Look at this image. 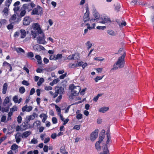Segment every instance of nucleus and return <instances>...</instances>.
I'll return each mask as SVG.
<instances>
[{"instance_id": "nucleus-1", "label": "nucleus", "mask_w": 154, "mask_h": 154, "mask_svg": "<svg viewBox=\"0 0 154 154\" xmlns=\"http://www.w3.org/2000/svg\"><path fill=\"white\" fill-rule=\"evenodd\" d=\"M125 56V53L124 52L122 56L118 58L117 62L114 64L113 67L111 69V70H116L119 68H122L124 66Z\"/></svg>"}, {"instance_id": "nucleus-2", "label": "nucleus", "mask_w": 154, "mask_h": 154, "mask_svg": "<svg viewBox=\"0 0 154 154\" xmlns=\"http://www.w3.org/2000/svg\"><path fill=\"white\" fill-rule=\"evenodd\" d=\"M69 89L71 90V94L69 97V100H72L74 96L77 95L80 91L81 88L79 86H74L73 85L70 86Z\"/></svg>"}, {"instance_id": "nucleus-3", "label": "nucleus", "mask_w": 154, "mask_h": 154, "mask_svg": "<svg viewBox=\"0 0 154 154\" xmlns=\"http://www.w3.org/2000/svg\"><path fill=\"white\" fill-rule=\"evenodd\" d=\"M43 13L42 8L40 6L38 5L37 7L34 8L32 12V15H41Z\"/></svg>"}, {"instance_id": "nucleus-4", "label": "nucleus", "mask_w": 154, "mask_h": 154, "mask_svg": "<svg viewBox=\"0 0 154 154\" xmlns=\"http://www.w3.org/2000/svg\"><path fill=\"white\" fill-rule=\"evenodd\" d=\"M41 34L42 36L37 37V41L39 44H46L47 42L45 40V34L43 32Z\"/></svg>"}, {"instance_id": "nucleus-5", "label": "nucleus", "mask_w": 154, "mask_h": 154, "mask_svg": "<svg viewBox=\"0 0 154 154\" xmlns=\"http://www.w3.org/2000/svg\"><path fill=\"white\" fill-rule=\"evenodd\" d=\"M100 19H101V20L99 21V22L102 23L108 24L111 22L110 18L107 16H103L101 17Z\"/></svg>"}, {"instance_id": "nucleus-6", "label": "nucleus", "mask_w": 154, "mask_h": 154, "mask_svg": "<svg viewBox=\"0 0 154 154\" xmlns=\"http://www.w3.org/2000/svg\"><path fill=\"white\" fill-rule=\"evenodd\" d=\"M33 29L37 30L39 34H41L43 32L42 30L40 25L38 23H34L32 25Z\"/></svg>"}, {"instance_id": "nucleus-7", "label": "nucleus", "mask_w": 154, "mask_h": 154, "mask_svg": "<svg viewBox=\"0 0 154 154\" xmlns=\"http://www.w3.org/2000/svg\"><path fill=\"white\" fill-rule=\"evenodd\" d=\"M79 58L80 57L78 54H75L69 56L67 57V59L70 60H76L79 59Z\"/></svg>"}, {"instance_id": "nucleus-8", "label": "nucleus", "mask_w": 154, "mask_h": 154, "mask_svg": "<svg viewBox=\"0 0 154 154\" xmlns=\"http://www.w3.org/2000/svg\"><path fill=\"white\" fill-rule=\"evenodd\" d=\"M98 130L96 129L91 134L90 139L92 141H94L98 136Z\"/></svg>"}, {"instance_id": "nucleus-9", "label": "nucleus", "mask_w": 154, "mask_h": 154, "mask_svg": "<svg viewBox=\"0 0 154 154\" xmlns=\"http://www.w3.org/2000/svg\"><path fill=\"white\" fill-rule=\"evenodd\" d=\"M33 48L35 51H40L42 50H45L43 46L38 44L35 45L33 47Z\"/></svg>"}, {"instance_id": "nucleus-10", "label": "nucleus", "mask_w": 154, "mask_h": 154, "mask_svg": "<svg viewBox=\"0 0 154 154\" xmlns=\"http://www.w3.org/2000/svg\"><path fill=\"white\" fill-rule=\"evenodd\" d=\"M55 91L58 94L62 95L64 94L65 91L64 88L60 86H57L55 88Z\"/></svg>"}, {"instance_id": "nucleus-11", "label": "nucleus", "mask_w": 154, "mask_h": 154, "mask_svg": "<svg viewBox=\"0 0 154 154\" xmlns=\"http://www.w3.org/2000/svg\"><path fill=\"white\" fill-rule=\"evenodd\" d=\"M31 19L29 16L25 17L23 21V23L24 25L27 26L29 25L31 21Z\"/></svg>"}, {"instance_id": "nucleus-12", "label": "nucleus", "mask_w": 154, "mask_h": 154, "mask_svg": "<svg viewBox=\"0 0 154 154\" xmlns=\"http://www.w3.org/2000/svg\"><path fill=\"white\" fill-rule=\"evenodd\" d=\"M86 12L84 14L83 17V20L85 22L89 20V12L88 11V8H86Z\"/></svg>"}, {"instance_id": "nucleus-13", "label": "nucleus", "mask_w": 154, "mask_h": 154, "mask_svg": "<svg viewBox=\"0 0 154 154\" xmlns=\"http://www.w3.org/2000/svg\"><path fill=\"white\" fill-rule=\"evenodd\" d=\"M32 109V107L31 106H27V105H26L22 108V111L29 112L31 111Z\"/></svg>"}, {"instance_id": "nucleus-14", "label": "nucleus", "mask_w": 154, "mask_h": 154, "mask_svg": "<svg viewBox=\"0 0 154 154\" xmlns=\"http://www.w3.org/2000/svg\"><path fill=\"white\" fill-rule=\"evenodd\" d=\"M31 133V132L29 131L24 132L22 135L21 137L24 138L28 137Z\"/></svg>"}, {"instance_id": "nucleus-15", "label": "nucleus", "mask_w": 154, "mask_h": 154, "mask_svg": "<svg viewBox=\"0 0 154 154\" xmlns=\"http://www.w3.org/2000/svg\"><path fill=\"white\" fill-rule=\"evenodd\" d=\"M8 85L7 83H5L2 87V93L3 94H5L7 92V91L8 89Z\"/></svg>"}, {"instance_id": "nucleus-16", "label": "nucleus", "mask_w": 154, "mask_h": 154, "mask_svg": "<svg viewBox=\"0 0 154 154\" xmlns=\"http://www.w3.org/2000/svg\"><path fill=\"white\" fill-rule=\"evenodd\" d=\"M109 109V107L104 106L100 108L98 111L104 113L107 111Z\"/></svg>"}, {"instance_id": "nucleus-17", "label": "nucleus", "mask_w": 154, "mask_h": 154, "mask_svg": "<svg viewBox=\"0 0 154 154\" xmlns=\"http://www.w3.org/2000/svg\"><path fill=\"white\" fill-rule=\"evenodd\" d=\"M21 126V130H23V131L27 129L29 127V124L26 123L24 122L22 124Z\"/></svg>"}, {"instance_id": "nucleus-18", "label": "nucleus", "mask_w": 154, "mask_h": 154, "mask_svg": "<svg viewBox=\"0 0 154 154\" xmlns=\"http://www.w3.org/2000/svg\"><path fill=\"white\" fill-rule=\"evenodd\" d=\"M60 152L61 153L64 154H68V152L66 151L65 146H63L60 147Z\"/></svg>"}, {"instance_id": "nucleus-19", "label": "nucleus", "mask_w": 154, "mask_h": 154, "mask_svg": "<svg viewBox=\"0 0 154 154\" xmlns=\"http://www.w3.org/2000/svg\"><path fill=\"white\" fill-rule=\"evenodd\" d=\"M39 117L41 118H43L42 122H45L47 118V116L44 113L41 114L40 115Z\"/></svg>"}, {"instance_id": "nucleus-20", "label": "nucleus", "mask_w": 154, "mask_h": 154, "mask_svg": "<svg viewBox=\"0 0 154 154\" xmlns=\"http://www.w3.org/2000/svg\"><path fill=\"white\" fill-rule=\"evenodd\" d=\"M20 32L21 34L20 37L21 38H24L26 35V31L24 29H21L20 30Z\"/></svg>"}, {"instance_id": "nucleus-21", "label": "nucleus", "mask_w": 154, "mask_h": 154, "mask_svg": "<svg viewBox=\"0 0 154 154\" xmlns=\"http://www.w3.org/2000/svg\"><path fill=\"white\" fill-rule=\"evenodd\" d=\"M3 66H8V67H10L9 71L11 72L12 70V67L11 66V65L8 63L6 61H4L3 64Z\"/></svg>"}, {"instance_id": "nucleus-22", "label": "nucleus", "mask_w": 154, "mask_h": 154, "mask_svg": "<svg viewBox=\"0 0 154 154\" xmlns=\"http://www.w3.org/2000/svg\"><path fill=\"white\" fill-rule=\"evenodd\" d=\"M35 58L37 60L38 64H41L42 62L41 57L38 55H36L35 56Z\"/></svg>"}, {"instance_id": "nucleus-23", "label": "nucleus", "mask_w": 154, "mask_h": 154, "mask_svg": "<svg viewBox=\"0 0 154 154\" xmlns=\"http://www.w3.org/2000/svg\"><path fill=\"white\" fill-rule=\"evenodd\" d=\"M18 147V146L16 144H13L11 146V150L15 151V153L17 151Z\"/></svg>"}, {"instance_id": "nucleus-24", "label": "nucleus", "mask_w": 154, "mask_h": 154, "mask_svg": "<svg viewBox=\"0 0 154 154\" xmlns=\"http://www.w3.org/2000/svg\"><path fill=\"white\" fill-rule=\"evenodd\" d=\"M14 50L16 51L18 53H24L25 51L23 49L21 48H17L14 49Z\"/></svg>"}, {"instance_id": "nucleus-25", "label": "nucleus", "mask_w": 154, "mask_h": 154, "mask_svg": "<svg viewBox=\"0 0 154 154\" xmlns=\"http://www.w3.org/2000/svg\"><path fill=\"white\" fill-rule=\"evenodd\" d=\"M100 143L97 141L95 143V147L96 149L98 151H100L101 149V146H100Z\"/></svg>"}, {"instance_id": "nucleus-26", "label": "nucleus", "mask_w": 154, "mask_h": 154, "mask_svg": "<svg viewBox=\"0 0 154 154\" xmlns=\"http://www.w3.org/2000/svg\"><path fill=\"white\" fill-rule=\"evenodd\" d=\"M107 146L106 145H105L103 148V152L100 153V154H107L108 150Z\"/></svg>"}, {"instance_id": "nucleus-27", "label": "nucleus", "mask_w": 154, "mask_h": 154, "mask_svg": "<svg viewBox=\"0 0 154 154\" xmlns=\"http://www.w3.org/2000/svg\"><path fill=\"white\" fill-rule=\"evenodd\" d=\"M34 57L33 53L32 52H29L27 53V57L28 58H31V59L32 60H35L33 58H32Z\"/></svg>"}, {"instance_id": "nucleus-28", "label": "nucleus", "mask_w": 154, "mask_h": 154, "mask_svg": "<svg viewBox=\"0 0 154 154\" xmlns=\"http://www.w3.org/2000/svg\"><path fill=\"white\" fill-rule=\"evenodd\" d=\"M9 100L10 99L9 97H6L3 103V105L4 106H5L6 104L9 103Z\"/></svg>"}, {"instance_id": "nucleus-29", "label": "nucleus", "mask_w": 154, "mask_h": 154, "mask_svg": "<svg viewBox=\"0 0 154 154\" xmlns=\"http://www.w3.org/2000/svg\"><path fill=\"white\" fill-rule=\"evenodd\" d=\"M107 33L112 36H115L116 35V33L113 31L111 30H107Z\"/></svg>"}, {"instance_id": "nucleus-30", "label": "nucleus", "mask_w": 154, "mask_h": 154, "mask_svg": "<svg viewBox=\"0 0 154 154\" xmlns=\"http://www.w3.org/2000/svg\"><path fill=\"white\" fill-rule=\"evenodd\" d=\"M17 18L16 15L15 14H13L9 19V21L11 22H12L13 21L15 20Z\"/></svg>"}, {"instance_id": "nucleus-31", "label": "nucleus", "mask_w": 154, "mask_h": 154, "mask_svg": "<svg viewBox=\"0 0 154 154\" xmlns=\"http://www.w3.org/2000/svg\"><path fill=\"white\" fill-rule=\"evenodd\" d=\"M17 106H14L12 107V108L10 109V112H11L12 113H13V112H14V111H17Z\"/></svg>"}, {"instance_id": "nucleus-32", "label": "nucleus", "mask_w": 154, "mask_h": 154, "mask_svg": "<svg viewBox=\"0 0 154 154\" xmlns=\"http://www.w3.org/2000/svg\"><path fill=\"white\" fill-rule=\"evenodd\" d=\"M103 94H98L96 97H95L94 98L93 100L95 102L97 101L99 97L101 96Z\"/></svg>"}, {"instance_id": "nucleus-33", "label": "nucleus", "mask_w": 154, "mask_h": 154, "mask_svg": "<svg viewBox=\"0 0 154 154\" xmlns=\"http://www.w3.org/2000/svg\"><path fill=\"white\" fill-rule=\"evenodd\" d=\"M44 79L43 78H40L39 81L37 82V85L39 86H40L41 85V84H42V83L44 82Z\"/></svg>"}, {"instance_id": "nucleus-34", "label": "nucleus", "mask_w": 154, "mask_h": 154, "mask_svg": "<svg viewBox=\"0 0 154 154\" xmlns=\"http://www.w3.org/2000/svg\"><path fill=\"white\" fill-rule=\"evenodd\" d=\"M12 0H6L5 5L9 8V6L11 3Z\"/></svg>"}, {"instance_id": "nucleus-35", "label": "nucleus", "mask_w": 154, "mask_h": 154, "mask_svg": "<svg viewBox=\"0 0 154 154\" xmlns=\"http://www.w3.org/2000/svg\"><path fill=\"white\" fill-rule=\"evenodd\" d=\"M13 115V113L11 112H9L8 114L7 120L9 121L11 119V116Z\"/></svg>"}, {"instance_id": "nucleus-36", "label": "nucleus", "mask_w": 154, "mask_h": 154, "mask_svg": "<svg viewBox=\"0 0 154 154\" xmlns=\"http://www.w3.org/2000/svg\"><path fill=\"white\" fill-rule=\"evenodd\" d=\"M78 111H78L76 112L77 115L76 116V117L78 119H81L82 118V114H80V113H78V114L77 113L78 112Z\"/></svg>"}, {"instance_id": "nucleus-37", "label": "nucleus", "mask_w": 154, "mask_h": 154, "mask_svg": "<svg viewBox=\"0 0 154 154\" xmlns=\"http://www.w3.org/2000/svg\"><path fill=\"white\" fill-rule=\"evenodd\" d=\"M86 45L87 46V49L88 50H89L92 45L90 41H88L87 42Z\"/></svg>"}, {"instance_id": "nucleus-38", "label": "nucleus", "mask_w": 154, "mask_h": 154, "mask_svg": "<svg viewBox=\"0 0 154 154\" xmlns=\"http://www.w3.org/2000/svg\"><path fill=\"white\" fill-rule=\"evenodd\" d=\"M115 10H116L117 12L119 11V10L120 8V5L119 4L117 3L115 5Z\"/></svg>"}, {"instance_id": "nucleus-39", "label": "nucleus", "mask_w": 154, "mask_h": 154, "mask_svg": "<svg viewBox=\"0 0 154 154\" xmlns=\"http://www.w3.org/2000/svg\"><path fill=\"white\" fill-rule=\"evenodd\" d=\"M19 91L20 93L23 94L25 91V89L24 87H21L19 88Z\"/></svg>"}, {"instance_id": "nucleus-40", "label": "nucleus", "mask_w": 154, "mask_h": 154, "mask_svg": "<svg viewBox=\"0 0 154 154\" xmlns=\"http://www.w3.org/2000/svg\"><path fill=\"white\" fill-rule=\"evenodd\" d=\"M26 13V11L25 10H23L21 11L20 12V14L21 17L24 16Z\"/></svg>"}, {"instance_id": "nucleus-41", "label": "nucleus", "mask_w": 154, "mask_h": 154, "mask_svg": "<svg viewBox=\"0 0 154 154\" xmlns=\"http://www.w3.org/2000/svg\"><path fill=\"white\" fill-rule=\"evenodd\" d=\"M94 16L96 19H98L99 17V15L97 12L94 11Z\"/></svg>"}, {"instance_id": "nucleus-42", "label": "nucleus", "mask_w": 154, "mask_h": 154, "mask_svg": "<svg viewBox=\"0 0 154 154\" xmlns=\"http://www.w3.org/2000/svg\"><path fill=\"white\" fill-rule=\"evenodd\" d=\"M18 97L17 96H15L13 98V100L15 103H17L18 102Z\"/></svg>"}, {"instance_id": "nucleus-43", "label": "nucleus", "mask_w": 154, "mask_h": 154, "mask_svg": "<svg viewBox=\"0 0 154 154\" xmlns=\"http://www.w3.org/2000/svg\"><path fill=\"white\" fill-rule=\"evenodd\" d=\"M62 95H60L57 98L56 100V103L59 102L61 100L62 98Z\"/></svg>"}, {"instance_id": "nucleus-44", "label": "nucleus", "mask_w": 154, "mask_h": 154, "mask_svg": "<svg viewBox=\"0 0 154 154\" xmlns=\"http://www.w3.org/2000/svg\"><path fill=\"white\" fill-rule=\"evenodd\" d=\"M31 33L32 35V36L33 37V38H35L36 37L37 35H36V33L35 32V31H33V30H31Z\"/></svg>"}, {"instance_id": "nucleus-45", "label": "nucleus", "mask_w": 154, "mask_h": 154, "mask_svg": "<svg viewBox=\"0 0 154 154\" xmlns=\"http://www.w3.org/2000/svg\"><path fill=\"white\" fill-rule=\"evenodd\" d=\"M76 64L74 63H70L69 65V67L71 68H76L77 67Z\"/></svg>"}, {"instance_id": "nucleus-46", "label": "nucleus", "mask_w": 154, "mask_h": 154, "mask_svg": "<svg viewBox=\"0 0 154 154\" xmlns=\"http://www.w3.org/2000/svg\"><path fill=\"white\" fill-rule=\"evenodd\" d=\"M49 59L50 60H56V56L55 55H51L49 57Z\"/></svg>"}, {"instance_id": "nucleus-47", "label": "nucleus", "mask_w": 154, "mask_h": 154, "mask_svg": "<svg viewBox=\"0 0 154 154\" xmlns=\"http://www.w3.org/2000/svg\"><path fill=\"white\" fill-rule=\"evenodd\" d=\"M35 124H36V126L38 127V126H40L41 122L40 121H38L34 122L33 125H35Z\"/></svg>"}, {"instance_id": "nucleus-48", "label": "nucleus", "mask_w": 154, "mask_h": 154, "mask_svg": "<svg viewBox=\"0 0 154 154\" xmlns=\"http://www.w3.org/2000/svg\"><path fill=\"white\" fill-rule=\"evenodd\" d=\"M22 84L25 85L26 86H28L29 85V84L27 81H26L25 80H23L22 82Z\"/></svg>"}, {"instance_id": "nucleus-49", "label": "nucleus", "mask_w": 154, "mask_h": 154, "mask_svg": "<svg viewBox=\"0 0 154 154\" xmlns=\"http://www.w3.org/2000/svg\"><path fill=\"white\" fill-rule=\"evenodd\" d=\"M29 6V4H24L23 5V8L24 10H25L28 9V7Z\"/></svg>"}, {"instance_id": "nucleus-50", "label": "nucleus", "mask_w": 154, "mask_h": 154, "mask_svg": "<svg viewBox=\"0 0 154 154\" xmlns=\"http://www.w3.org/2000/svg\"><path fill=\"white\" fill-rule=\"evenodd\" d=\"M67 73H65L64 74H62L60 76L59 78L61 79H63L66 77L67 75Z\"/></svg>"}, {"instance_id": "nucleus-51", "label": "nucleus", "mask_w": 154, "mask_h": 154, "mask_svg": "<svg viewBox=\"0 0 154 154\" xmlns=\"http://www.w3.org/2000/svg\"><path fill=\"white\" fill-rule=\"evenodd\" d=\"M36 115V113H33L32 115L29 116L30 118V119H31V120H33L35 118V115Z\"/></svg>"}, {"instance_id": "nucleus-52", "label": "nucleus", "mask_w": 154, "mask_h": 154, "mask_svg": "<svg viewBox=\"0 0 154 154\" xmlns=\"http://www.w3.org/2000/svg\"><path fill=\"white\" fill-rule=\"evenodd\" d=\"M107 140L106 141V144H108L109 142H110V134H108L107 136Z\"/></svg>"}, {"instance_id": "nucleus-53", "label": "nucleus", "mask_w": 154, "mask_h": 154, "mask_svg": "<svg viewBox=\"0 0 154 154\" xmlns=\"http://www.w3.org/2000/svg\"><path fill=\"white\" fill-rule=\"evenodd\" d=\"M62 57V55L61 54H58L56 56V60L61 59Z\"/></svg>"}, {"instance_id": "nucleus-54", "label": "nucleus", "mask_w": 154, "mask_h": 154, "mask_svg": "<svg viewBox=\"0 0 154 154\" xmlns=\"http://www.w3.org/2000/svg\"><path fill=\"white\" fill-rule=\"evenodd\" d=\"M104 136H103V135H102V136H100L99 137V139L98 142H99L101 143L102 141L103 140L104 138Z\"/></svg>"}, {"instance_id": "nucleus-55", "label": "nucleus", "mask_w": 154, "mask_h": 154, "mask_svg": "<svg viewBox=\"0 0 154 154\" xmlns=\"http://www.w3.org/2000/svg\"><path fill=\"white\" fill-rule=\"evenodd\" d=\"M0 21L2 24H2H6L7 23V21L5 19H1Z\"/></svg>"}, {"instance_id": "nucleus-56", "label": "nucleus", "mask_w": 154, "mask_h": 154, "mask_svg": "<svg viewBox=\"0 0 154 154\" xmlns=\"http://www.w3.org/2000/svg\"><path fill=\"white\" fill-rule=\"evenodd\" d=\"M106 28L105 26H97V29H98L104 30Z\"/></svg>"}, {"instance_id": "nucleus-57", "label": "nucleus", "mask_w": 154, "mask_h": 154, "mask_svg": "<svg viewBox=\"0 0 154 154\" xmlns=\"http://www.w3.org/2000/svg\"><path fill=\"white\" fill-rule=\"evenodd\" d=\"M37 142L38 141L36 139L33 138L32 140L30 143H31L36 144L37 143Z\"/></svg>"}, {"instance_id": "nucleus-58", "label": "nucleus", "mask_w": 154, "mask_h": 154, "mask_svg": "<svg viewBox=\"0 0 154 154\" xmlns=\"http://www.w3.org/2000/svg\"><path fill=\"white\" fill-rule=\"evenodd\" d=\"M14 26L12 24V23H11L9 24L7 26V28L8 29H12L13 28Z\"/></svg>"}, {"instance_id": "nucleus-59", "label": "nucleus", "mask_w": 154, "mask_h": 154, "mask_svg": "<svg viewBox=\"0 0 154 154\" xmlns=\"http://www.w3.org/2000/svg\"><path fill=\"white\" fill-rule=\"evenodd\" d=\"M52 120L53 123L54 124H56L57 122V120L56 117H53Z\"/></svg>"}, {"instance_id": "nucleus-60", "label": "nucleus", "mask_w": 154, "mask_h": 154, "mask_svg": "<svg viewBox=\"0 0 154 154\" xmlns=\"http://www.w3.org/2000/svg\"><path fill=\"white\" fill-rule=\"evenodd\" d=\"M6 119V116H3L1 119V121L2 122H4Z\"/></svg>"}, {"instance_id": "nucleus-61", "label": "nucleus", "mask_w": 154, "mask_h": 154, "mask_svg": "<svg viewBox=\"0 0 154 154\" xmlns=\"http://www.w3.org/2000/svg\"><path fill=\"white\" fill-rule=\"evenodd\" d=\"M30 118L29 116H26V120L25 122L26 123L28 124L29 122L31 120V119H30Z\"/></svg>"}, {"instance_id": "nucleus-62", "label": "nucleus", "mask_w": 154, "mask_h": 154, "mask_svg": "<svg viewBox=\"0 0 154 154\" xmlns=\"http://www.w3.org/2000/svg\"><path fill=\"white\" fill-rule=\"evenodd\" d=\"M55 108H56V110L59 113H60L61 109H60V108L59 107H58L56 105H55Z\"/></svg>"}, {"instance_id": "nucleus-63", "label": "nucleus", "mask_w": 154, "mask_h": 154, "mask_svg": "<svg viewBox=\"0 0 154 154\" xmlns=\"http://www.w3.org/2000/svg\"><path fill=\"white\" fill-rule=\"evenodd\" d=\"M35 92V89L34 88H32L30 91L29 94L30 95H32Z\"/></svg>"}, {"instance_id": "nucleus-64", "label": "nucleus", "mask_w": 154, "mask_h": 154, "mask_svg": "<svg viewBox=\"0 0 154 154\" xmlns=\"http://www.w3.org/2000/svg\"><path fill=\"white\" fill-rule=\"evenodd\" d=\"M17 121L18 123H20L21 122L22 117L20 116H19L17 118Z\"/></svg>"}]
</instances>
